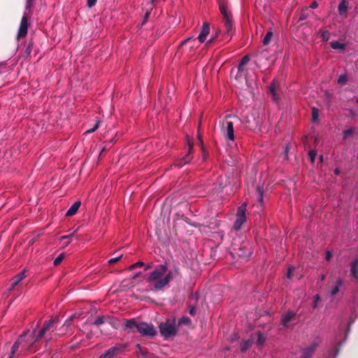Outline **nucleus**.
<instances>
[{"label": "nucleus", "instance_id": "f257e3e1", "mask_svg": "<svg viewBox=\"0 0 358 358\" xmlns=\"http://www.w3.org/2000/svg\"><path fill=\"white\" fill-rule=\"evenodd\" d=\"M59 322V317H55L49 320H45L43 323V325L41 329L37 331L36 329H34L32 331V335L35 337L34 341L30 345L31 351H36L37 349V343L38 341L42 339L45 334L52 330V332L54 331V329H56V324Z\"/></svg>", "mask_w": 358, "mask_h": 358}, {"label": "nucleus", "instance_id": "f03ea898", "mask_svg": "<svg viewBox=\"0 0 358 358\" xmlns=\"http://www.w3.org/2000/svg\"><path fill=\"white\" fill-rule=\"evenodd\" d=\"M220 13L223 17V24L225 27V31L223 36L232 37L235 32L234 20L230 11L227 10V5L224 0H217Z\"/></svg>", "mask_w": 358, "mask_h": 358}, {"label": "nucleus", "instance_id": "7ed1b4c3", "mask_svg": "<svg viewBox=\"0 0 358 358\" xmlns=\"http://www.w3.org/2000/svg\"><path fill=\"white\" fill-rule=\"evenodd\" d=\"M179 275V268L174 266L173 269L170 270L162 279L157 280L155 284H153V287L151 289L153 291L162 290L164 287L168 285L173 278H176Z\"/></svg>", "mask_w": 358, "mask_h": 358}, {"label": "nucleus", "instance_id": "20e7f679", "mask_svg": "<svg viewBox=\"0 0 358 358\" xmlns=\"http://www.w3.org/2000/svg\"><path fill=\"white\" fill-rule=\"evenodd\" d=\"M159 328L161 335L165 338L176 335L177 329L174 319H167L166 322H161Z\"/></svg>", "mask_w": 358, "mask_h": 358}, {"label": "nucleus", "instance_id": "39448f33", "mask_svg": "<svg viewBox=\"0 0 358 358\" xmlns=\"http://www.w3.org/2000/svg\"><path fill=\"white\" fill-rule=\"evenodd\" d=\"M231 117L238 119L236 116H231V115H227L225 120L221 122V132L225 138L230 141H234V122L229 120V119Z\"/></svg>", "mask_w": 358, "mask_h": 358}, {"label": "nucleus", "instance_id": "423d86ee", "mask_svg": "<svg viewBox=\"0 0 358 358\" xmlns=\"http://www.w3.org/2000/svg\"><path fill=\"white\" fill-rule=\"evenodd\" d=\"M252 245L248 241L243 242L238 248H234L231 252L233 257L238 256L244 259H248L252 254Z\"/></svg>", "mask_w": 358, "mask_h": 358}, {"label": "nucleus", "instance_id": "0eeeda50", "mask_svg": "<svg viewBox=\"0 0 358 358\" xmlns=\"http://www.w3.org/2000/svg\"><path fill=\"white\" fill-rule=\"evenodd\" d=\"M168 266L166 264L159 265L156 268L150 273L147 278L148 282H154V284L161 279L166 273Z\"/></svg>", "mask_w": 358, "mask_h": 358}, {"label": "nucleus", "instance_id": "6e6552de", "mask_svg": "<svg viewBox=\"0 0 358 358\" xmlns=\"http://www.w3.org/2000/svg\"><path fill=\"white\" fill-rule=\"evenodd\" d=\"M143 336L152 338L157 334V331L152 324L146 322H139L138 331Z\"/></svg>", "mask_w": 358, "mask_h": 358}, {"label": "nucleus", "instance_id": "1a4fd4ad", "mask_svg": "<svg viewBox=\"0 0 358 358\" xmlns=\"http://www.w3.org/2000/svg\"><path fill=\"white\" fill-rule=\"evenodd\" d=\"M245 213H246V203H243L238 208V210L236 213V219L234 224V229L236 231L240 230L243 224L245 222V220H246Z\"/></svg>", "mask_w": 358, "mask_h": 358}, {"label": "nucleus", "instance_id": "9d476101", "mask_svg": "<svg viewBox=\"0 0 358 358\" xmlns=\"http://www.w3.org/2000/svg\"><path fill=\"white\" fill-rule=\"evenodd\" d=\"M193 143L190 141L189 139H188V150L187 152L185 154V155L181 158H179L177 159L175 163L174 166L178 167H182L184 165L189 164L191 160L192 159V151L193 149Z\"/></svg>", "mask_w": 358, "mask_h": 358}, {"label": "nucleus", "instance_id": "9b49d317", "mask_svg": "<svg viewBox=\"0 0 358 358\" xmlns=\"http://www.w3.org/2000/svg\"><path fill=\"white\" fill-rule=\"evenodd\" d=\"M27 31L28 19L26 15H23L21 19L20 25L18 29V33L17 36V39L24 37L27 34Z\"/></svg>", "mask_w": 358, "mask_h": 358}, {"label": "nucleus", "instance_id": "f8f14e48", "mask_svg": "<svg viewBox=\"0 0 358 358\" xmlns=\"http://www.w3.org/2000/svg\"><path fill=\"white\" fill-rule=\"evenodd\" d=\"M124 330H128L130 333L138 331L139 322L136 319L124 320Z\"/></svg>", "mask_w": 358, "mask_h": 358}, {"label": "nucleus", "instance_id": "ddd939ff", "mask_svg": "<svg viewBox=\"0 0 358 358\" xmlns=\"http://www.w3.org/2000/svg\"><path fill=\"white\" fill-rule=\"evenodd\" d=\"M28 333V331L23 332L22 334L20 336L18 339L14 343L11 348V350L9 355L8 358H13V355L16 353L20 345L22 343V342L24 341L25 337Z\"/></svg>", "mask_w": 358, "mask_h": 358}, {"label": "nucleus", "instance_id": "4468645a", "mask_svg": "<svg viewBox=\"0 0 358 358\" xmlns=\"http://www.w3.org/2000/svg\"><path fill=\"white\" fill-rule=\"evenodd\" d=\"M209 33H210V24L208 22H204L201 29L200 33L197 37V38L199 39V41L201 43H203L206 40L207 36L209 34Z\"/></svg>", "mask_w": 358, "mask_h": 358}, {"label": "nucleus", "instance_id": "2eb2a0df", "mask_svg": "<svg viewBox=\"0 0 358 358\" xmlns=\"http://www.w3.org/2000/svg\"><path fill=\"white\" fill-rule=\"evenodd\" d=\"M26 274L25 271H22L15 276H14L10 280V287L9 288V291H12L14 288L22 280L25 278Z\"/></svg>", "mask_w": 358, "mask_h": 358}, {"label": "nucleus", "instance_id": "dca6fc26", "mask_svg": "<svg viewBox=\"0 0 358 358\" xmlns=\"http://www.w3.org/2000/svg\"><path fill=\"white\" fill-rule=\"evenodd\" d=\"M296 313L292 310H288L285 315L282 316L281 324L284 327H287L289 323L295 319Z\"/></svg>", "mask_w": 358, "mask_h": 358}, {"label": "nucleus", "instance_id": "f3484780", "mask_svg": "<svg viewBox=\"0 0 358 358\" xmlns=\"http://www.w3.org/2000/svg\"><path fill=\"white\" fill-rule=\"evenodd\" d=\"M318 343H313L309 347L303 350L301 358H310L314 352L315 351Z\"/></svg>", "mask_w": 358, "mask_h": 358}, {"label": "nucleus", "instance_id": "a211bd4d", "mask_svg": "<svg viewBox=\"0 0 358 358\" xmlns=\"http://www.w3.org/2000/svg\"><path fill=\"white\" fill-rule=\"evenodd\" d=\"M119 350L120 348L118 347L110 348L104 353L101 354L99 358H113Z\"/></svg>", "mask_w": 358, "mask_h": 358}, {"label": "nucleus", "instance_id": "6ab92c4d", "mask_svg": "<svg viewBox=\"0 0 358 358\" xmlns=\"http://www.w3.org/2000/svg\"><path fill=\"white\" fill-rule=\"evenodd\" d=\"M350 273L352 277L358 282V257L351 264Z\"/></svg>", "mask_w": 358, "mask_h": 358}, {"label": "nucleus", "instance_id": "aec40b11", "mask_svg": "<svg viewBox=\"0 0 358 358\" xmlns=\"http://www.w3.org/2000/svg\"><path fill=\"white\" fill-rule=\"evenodd\" d=\"M80 205H81V202L79 201L73 203L71 205V206L69 208V209L67 210V212L66 213V216L70 217V216L75 215L77 213Z\"/></svg>", "mask_w": 358, "mask_h": 358}, {"label": "nucleus", "instance_id": "412c9836", "mask_svg": "<svg viewBox=\"0 0 358 358\" xmlns=\"http://www.w3.org/2000/svg\"><path fill=\"white\" fill-rule=\"evenodd\" d=\"M269 91L270 93L271 94L273 100L277 102L280 99V97L279 95L277 94L276 85L274 81L270 85Z\"/></svg>", "mask_w": 358, "mask_h": 358}, {"label": "nucleus", "instance_id": "4be33fe9", "mask_svg": "<svg viewBox=\"0 0 358 358\" xmlns=\"http://www.w3.org/2000/svg\"><path fill=\"white\" fill-rule=\"evenodd\" d=\"M348 10V2L346 0H341L338 5V11L341 15H345Z\"/></svg>", "mask_w": 358, "mask_h": 358}, {"label": "nucleus", "instance_id": "5701e85b", "mask_svg": "<svg viewBox=\"0 0 358 358\" xmlns=\"http://www.w3.org/2000/svg\"><path fill=\"white\" fill-rule=\"evenodd\" d=\"M76 317V313L72 315L71 316H70L64 322V324H63V326L60 328V329L62 330V331H64L66 330V328L71 324V323L73 322L74 318ZM64 332H62L61 334H59V335H62L63 334Z\"/></svg>", "mask_w": 358, "mask_h": 358}, {"label": "nucleus", "instance_id": "b1692460", "mask_svg": "<svg viewBox=\"0 0 358 358\" xmlns=\"http://www.w3.org/2000/svg\"><path fill=\"white\" fill-rule=\"evenodd\" d=\"M252 344V340H247V341H243L240 345L241 351L243 352H246L251 347Z\"/></svg>", "mask_w": 358, "mask_h": 358}, {"label": "nucleus", "instance_id": "393cba45", "mask_svg": "<svg viewBox=\"0 0 358 358\" xmlns=\"http://www.w3.org/2000/svg\"><path fill=\"white\" fill-rule=\"evenodd\" d=\"M343 280L341 278H338L336 280V286L331 290V294L332 296L336 295L339 292L340 287L343 285Z\"/></svg>", "mask_w": 358, "mask_h": 358}, {"label": "nucleus", "instance_id": "a878e982", "mask_svg": "<svg viewBox=\"0 0 358 358\" xmlns=\"http://www.w3.org/2000/svg\"><path fill=\"white\" fill-rule=\"evenodd\" d=\"M257 198L260 204L263 203L264 189L262 187L258 186L256 188Z\"/></svg>", "mask_w": 358, "mask_h": 358}, {"label": "nucleus", "instance_id": "bb28decb", "mask_svg": "<svg viewBox=\"0 0 358 358\" xmlns=\"http://www.w3.org/2000/svg\"><path fill=\"white\" fill-rule=\"evenodd\" d=\"M330 46L331 48L334 50L341 49L343 50L345 48V45L343 43H340L338 41H333L330 43Z\"/></svg>", "mask_w": 358, "mask_h": 358}, {"label": "nucleus", "instance_id": "cd10ccee", "mask_svg": "<svg viewBox=\"0 0 358 358\" xmlns=\"http://www.w3.org/2000/svg\"><path fill=\"white\" fill-rule=\"evenodd\" d=\"M108 317L105 315L99 316L94 322V324L98 327H100L101 324L105 323Z\"/></svg>", "mask_w": 358, "mask_h": 358}, {"label": "nucleus", "instance_id": "c85d7f7f", "mask_svg": "<svg viewBox=\"0 0 358 358\" xmlns=\"http://www.w3.org/2000/svg\"><path fill=\"white\" fill-rule=\"evenodd\" d=\"M257 344L259 346H262L266 341V337L261 333V331H257Z\"/></svg>", "mask_w": 358, "mask_h": 358}, {"label": "nucleus", "instance_id": "c756f323", "mask_svg": "<svg viewBox=\"0 0 358 358\" xmlns=\"http://www.w3.org/2000/svg\"><path fill=\"white\" fill-rule=\"evenodd\" d=\"M272 36H273L272 31L271 30L268 31L263 39V44L268 45L269 43Z\"/></svg>", "mask_w": 358, "mask_h": 358}, {"label": "nucleus", "instance_id": "7c9ffc66", "mask_svg": "<svg viewBox=\"0 0 358 358\" xmlns=\"http://www.w3.org/2000/svg\"><path fill=\"white\" fill-rule=\"evenodd\" d=\"M33 45H34V43H33V41L31 40V41L29 42V43H28V45H27V48H26V49H25V50H24V55H25L26 56H29V55L31 54V50H32V48H33Z\"/></svg>", "mask_w": 358, "mask_h": 358}, {"label": "nucleus", "instance_id": "2f4dec72", "mask_svg": "<svg viewBox=\"0 0 358 358\" xmlns=\"http://www.w3.org/2000/svg\"><path fill=\"white\" fill-rule=\"evenodd\" d=\"M348 77L346 75H341L338 78V83L341 85H344L347 83Z\"/></svg>", "mask_w": 358, "mask_h": 358}, {"label": "nucleus", "instance_id": "473e14b6", "mask_svg": "<svg viewBox=\"0 0 358 358\" xmlns=\"http://www.w3.org/2000/svg\"><path fill=\"white\" fill-rule=\"evenodd\" d=\"M220 34H221V30L220 29H218L215 31V34L211 36V38L208 41L207 44L211 43L213 41H215L217 38V37L220 36Z\"/></svg>", "mask_w": 358, "mask_h": 358}, {"label": "nucleus", "instance_id": "72a5a7b5", "mask_svg": "<svg viewBox=\"0 0 358 358\" xmlns=\"http://www.w3.org/2000/svg\"><path fill=\"white\" fill-rule=\"evenodd\" d=\"M64 254L62 253L59 254L54 260L53 264L55 266H58L64 259Z\"/></svg>", "mask_w": 358, "mask_h": 358}, {"label": "nucleus", "instance_id": "f704fd0d", "mask_svg": "<svg viewBox=\"0 0 358 358\" xmlns=\"http://www.w3.org/2000/svg\"><path fill=\"white\" fill-rule=\"evenodd\" d=\"M190 322L191 320L188 317L183 316L178 320V325L188 324Z\"/></svg>", "mask_w": 358, "mask_h": 358}, {"label": "nucleus", "instance_id": "c9c22d12", "mask_svg": "<svg viewBox=\"0 0 358 358\" xmlns=\"http://www.w3.org/2000/svg\"><path fill=\"white\" fill-rule=\"evenodd\" d=\"M354 129L350 128L348 129H346L343 132V138L346 139L348 136H352L354 134Z\"/></svg>", "mask_w": 358, "mask_h": 358}, {"label": "nucleus", "instance_id": "e433bc0d", "mask_svg": "<svg viewBox=\"0 0 358 358\" xmlns=\"http://www.w3.org/2000/svg\"><path fill=\"white\" fill-rule=\"evenodd\" d=\"M144 265H145V264H144V263H143V262L139 261V262H136V263H135V264H134L131 265V266L129 267V271H133V270H134L136 268H137V267H141V266H144Z\"/></svg>", "mask_w": 358, "mask_h": 358}, {"label": "nucleus", "instance_id": "4c0bfd02", "mask_svg": "<svg viewBox=\"0 0 358 358\" xmlns=\"http://www.w3.org/2000/svg\"><path fill=\"white\" fill-rule=\"evenodd\" d=\"M318 116H319V111H318V110L316 108H312V118H313V121L315 122L317 120Z\"/></svg>", "mask_w": 358, "mask_h": 358}, {"label": "nucleus", "instance_id": "58836bf2", "mask_svg": "<svg viewBox=\"0 0 358 358\" xmlns=\"http://www.w3.org/2000/svg\"><path fill=\"white\" fill-rule=\"evenodd\" d=\"M321 32V37L322 38L323 41H328L330 37V33L328 31H320Z\"/></svg>", "mask_w": 358, "mask_h": 358}, {"label": "nucleus", "instance_id": "ea45409f", "mask_svg": "<svg viewBox=\"0 0 358 358\" xmlns=\"http://www.w3.org/2000/svg\"><path fill=\"white\" fill-rule=\"evenodd\" d=\"M244 66H241V64L239 63L238 66V73L236 76V79H238L239 77H241L242 76V74L243 73L244 70H245Z\"/></svg>", "mask_w": 358, "mask_h": 358}, {"label": "nucleus", "instance_id": "a19ab883", "mask_svg": "<svg viewBox=\"0 0 358 358\" xmlns=\"http://www.w3.org/2000/svg\"><path fill=\"white\" fill-rule=\"evenodd\" d=\"M200 143H201V150H202V158H203V161H206L207 159L208 155H207L206 150H205V148L203 147V141L201 140H200Z\"/></svg>", "mask_w": 358, "mask_h": 358}, {"label": "nucleus", "instance_id": "79ce46f5", "mask_svg": "<svg viewBox=\"0 0 358 358\" xmlns=\"http://www.w3.org/2000/svg\"><path fill=\"white\" fill-rule=\"evenodd\" d=\"M320 301V297L319 294H316L314 296V301L313 303V308L315 309L317 307L318 302Z\"/></svg>", "mask_w": 358, "mask_h": 358}, {"label": "nucleus", "instance_id": "37998d69", "mask_svg": "<svg viewBox=\"0 0 358 358\" xmlns=\"http://www.w3.org/2000/svg\"><path fill=\"white\" fill-rule=\"evenodd\" d=\"M250 61V57L248 55H245L241 60L240 64L241 66H245Z\"/></svg>", "mask_w": 358, "mask_h": 358}, {"label": "nucleus", "instance_id": "c03bdc74", "mask_svg": "<svg viewBox=\"0 0 358 358\" xmlns=\"http://www.w3.org/2000/svg\"><path fill=\"white\" fill-rule=\"evenodd\" d=\"M122 257V255H121L117 257L112 258V259H109L108 262L109 264H113L117 262L118 261H120Z\"/></svg>", "mask_w": 358, "mask_h": 358}, {"label": "nucleus", "instance_id": "a18cd8bd", "mask_svg": "<svg viewBox=\"0 0 358 358\" xmlns=\"http://www.w3.org/2000/svg\"><path fill=\"white\" fill-rule=\"evenodd\" d=\"M316 155H317V152L315 150H310L309 152V157H310V159L311 160V162L313 163L314 161H315V159L316 157Z\"/></svg>", "mask_w": 358, "mask_h": 358}, {"label": "nucleus", "instance_id": "49530a36", "mask_svg": "<svg viewBox=\"0 0 358 358\" xmlns=\"http://www.w3.org/2000/svg\"><path fill=\"white\" fill-rule=\"evenodd\" d=\"M99 120L96 121V122L95 123L94 127L92 129H88L87 131V133H92V132L95 131L99 128Z\"/></svg>", "mask_w": 358, "mask_h": 358}, {"label": "nucleus", "instance_id": "de8ad7c7", "mask_svg": "<svg viewBox=\"0 0 358 358\" xmlns=\"http://www.w3.org/2000/svg\"><path fill=\"white\" fill-rule=\"evenodd\" d=\"M189 314L192 316H194L196 315V313L195 306L189 305Z\"/></svg>", "mask_w": 358, "mask_h": 358}, {"label": "nucleus", "instance_id": "09e8293b", "mask_svg": "<svg viewBox=\"0 0 358 358\" xmlns=\"http://www.w3.org/2000/svg\"><path fill=\"white\" fill-rule=\"evenodd\" d=\"M191 41H196V38H194V37H188V38H187L186 39L183 40V41L181 42L180 45H183L187 44V43L190 42Z\"/></svg>", "mask_w": 358, "mask_h": 358}, {"label": "nucleus", "instance_id": "8fccbe9b", "mask_svg": "<svg viewBox=\"0 0 358 358\" xmlns=\"http://www.w3.org/2000/svg\"><path fill=\"white\" fill-rule=\"evenodd\" d=\"M96 1L97 0H87V6L89 8H92V6H94L96 4Z\"/></svg>", "mask_w": 358, "mask_h": 358}, {"label": "nucleus", "instance_id": "3c124183", "mask_svg": "<svg viewBox=\"0 0 358 358\" xmlns=\"http://www.w3.org/2000/svg\"><path fill=\"white\" fill-rule=\"evenodd\" d=\"M150 15V11H147L144 15V20H143V24H145L146 22V21L148 20L149 16Z\"/></svg>", "mask_w": 358, "mask_h": 358}, {"label": "nucleus", "instance_id": "603ef678", "mask_svg": "<svg viewBox=\"0 0 358 358\" xmlns=\"http://www.w3.org/2000/svg\"><path fill=\"white\" fill-rule=\"evenodd\" d=\"M332 257V255H331V252L330 251H327L326 252V259L327 261H329Z\"/></svg>", "mask_w": 358, "mask_h": 358}, {"label": "nucleus", "instance_id": "864d4df0", "mask_svg": "<svg viewBox=\"0 0 358 358\" xmlns=\"http://www.w3.org/2000/svg\"><path fill=\"white\" fill-rule=\"evenodd\" d=\"M73 236V233L70 234V235H68V236H63L61 237V240H69V239H71V238Z\"/></svg>", "mask_w": 358, "mask_h": 358}, {"label": "nucleus", "instance_id": "5fc2aeb1", "mask_svg": "<svg viewBox=\"0 0 358 358\" xmlns=\"http://www.w3.org/2000/svg\"><path fill=\"white\" fill-rule=\"evenodd\" d=\"M317 6H318V3L316 1L312 2L311 5L310 6V7L311 8H316Z\"/></svg>", "mask_w": 358, "mask_h": 358}, {"label": "nucleus", "instance_id": "6e6d98bb", "mask_svg": "<svg viewBox=\"0 0 358 358\" xmlns=\"http://www.w3.org/2000/svg\"><path fill=\"white\" fill-rule=\"evenodd\" d=\"M292 271L293 269L292 268H289L288 269V271H287V278H291L292 277Z\"/></svg>", "mask_w": 358, "mask_h": 358}, {"label": "nucleus", "instance_id": "4d7b16f0", "mask_svg": "<svg viewBox=\"0 0 358 358\" xmlns=\"http://www.w3.org/2000/svg\"><path fill=\"white\" fill-rule=\"evenodd\" d=\"M141 275V272H139V273H135V274L132 276V278H132L133 280H135V279H136L137 278H138Z\"/></svg>", "mask_w": 358, "mask_h": 358}, {"label": "nucleus", "instance_id": "13d9d810", "mask_svg": "<svg viewBox=\"0 0 358 358\" xmlns=\"http://www.w3.org/2000/svg\"><path fill=\"white\" fill-rule=\"evenodd\" d=\"M152 267V264H148L145 266V271H148Z\"/></svg>", "mask_w": 358, "mask_h": 358}, {"label": "nucleus", "instance_id": "bf43d9fd", "mask_svg": "<svg viewBox=\"0 0 358 358\" xmlns=\"http://www.w3.org/2000/svg\"><path fill=\"white\" fill-rule=\"evenodd\" d=\"M338 352H339V348H336L335 350V352H334V357H336L338 355Z\"/></svg>", "mask_w": 358, "mask_h": 358}, {"label": "nucleus", "instance_id": "052dcab7", "mask_svg": "<svg viewBox=\"0 0 358 358\" xmlns=\"http://www.w3.org/2000/svg\"><path fill=\"white\" fill-rule=\"evenodd\" d=\"M287 152H288V146L286 147L285 153V159L287 158Z\"/></svg>", "mask_w": 358, "mask_h": 358}, {"label": "nucleus", "instance_id": "680f3d73", "mask_svg": "<svg viewBox=\"0 0 358 358\" xmlns=\"http://www.w3.org/2000/svg\"><path fill=\"white\" fill-rule=\"evenodd\" d=\"M326 278V275H322L321 278H320V280L321 281H324Z\"/></svg>", "mask_w": 358, "mask_h": 358}, {"label": "nucleus", "instance_id": "e2e57ef3", "mask_svg": "<svg viewBox=\"0 0 358 358\" xmlns=\"http://www.w3.org/2000/svg\"><path fill=\"white\" fill-rule=\"evenodd\" d=\"M305 18H306V17L304 16V15H301V16L299 17V20H303Z\"/></svg>", "mask_w": 358, "mask_h": 358}, {"label": "nucleus", "instance_id": "0e129e2a", "mask_svg": "<svg viewBox=\"0 0 358 358\" xmlns=\"http://www.w3.org/2000/svg\"><path fill=\"white\" fill-rule=\"evenodd\" d=\"M335 173L336 174H339V170L338 169H336L335 171H334Z\"/></svg>", "mask_w": 358, "mask_h": 358}, {"label": "nucleus", "instance_id": "69168bd1", "mask_svg": "<svg viewBox=\"0 0 358 358\" xmlns=\"http://www.w3.org/2000/svg\"><path fill=\"white\" fill-rule=\"evenodd\" d=\"M66 243V245L69 244L70 243V239L66 240V243Z\"/></svg>", "mask_w": 358, "mask_h": 358}, {"label": "nucleus", "instance_id": "338daca9", "mask_svg": "<svg viewBox=\"0 0 358 358\" xmlns=\"http://www.w3.org/2000/svg\"><path fill=\"white\" fill-rule=\"evenodd\" d=\"M357 103H358V99H357Z\"/></svg>", "mask_w": 358, "mask_h": 358}, {"label": "nucleus", "instance_id": "774afa93", "mask_svg": "<svg viewBox=\"0 0 358 358\" xmlns=\"http://www.w3.org/2000/svg\"><path fill=\"white\" fill-rule=\"evenodd\" d=\"M151 1H152V2H153V1H154V0H151Z\"/></svg>", "mask_w": 358, "mask_h": 358}]
</instances>
